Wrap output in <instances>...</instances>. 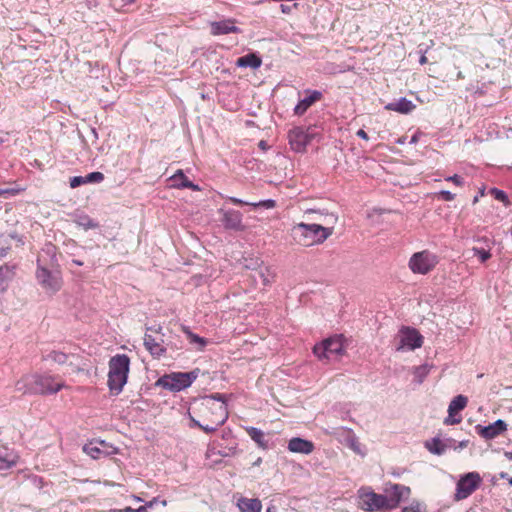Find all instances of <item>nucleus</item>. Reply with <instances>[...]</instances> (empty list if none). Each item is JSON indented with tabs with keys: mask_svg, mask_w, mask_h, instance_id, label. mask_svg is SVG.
Segmentation results:
<instances>
[{
	"mask_svg": "<svg viewBox=\"0 0 512 512\" xmlns=\"http://www.w3.org/2000/svg\"><path fill=\"white\" fill-rule=\"evenodd\" d=\"M499 477L501 479H509L508 474L506 472H500Z\"/></svg>",
	"mask_w": 512,
	"mask_h": 512,
	"instance_id": "680f3d73",
	"label": "nucleus"
},
{
	"mask_svg": "<svg viewBox=\"0 0 512 512\" xmlns=\"http://www.w3.org/2000/svg\"><path fill=\"white\" fill-rule=\"evenodd\" d=\"M211 32L213 35H222L229 33H238L239 28L234 25L233 20H223L211 23Z\"/></svg>",
	"mask_w": 512,
	"mask_h": 512,
	"instance_id": "aec40b11",
	"label": "nucleus"
},
{
	"mask_svg": "<svg viewBox=\"0 0 512 512\" xmlns=\"http://www.w3.org/2000/svg\"><path fill=\"white\" fill-rule=\"evenodd\" d=\"M489 193L498 201L502 202L506 207L511 205L507 194L498 188H491Z\"/></svg>",
	"mask_w": 512,
	"mask_h": 512,
	"instance_id": "4c0bfd02",
	"label": "nucleus"
},
{
	"mask_svg": "<svg viewBox=\"0 0 512 512\" xmlns=\"http://www.w3.org/2000/svg\"><path fill=\"white\" fill-rule=\"evenodd\" d=\"M158 503V497H154L152 500L148 501L145 503V507L148 509V508H152L154 507L156 504Z\"/></svg>",
	"mask_w": 512,
	"mask_h": 512,
	"instance_id": "5fc2aeb1",
	"label": "nucleus"
},
{
	"mask_svg": "<svg viewBox=\"0 0 512 512\" xmlns=\"http://www.w3.org/2000/svg\"><path fill=\"white\" fill-rule=\"evenodd\" d=\"M482 482L483 479L481 475L476 471L467 472L460 475L456 483L453 500L459 502L461 500L467 499L481 487Z\"/></svg>",
	"mask_w": 512,
	"mask_h": 512,
	"instance_id": "6e6552de",
	"label": "nucleus"
},
{
	"mask_svg": "<svg viewBox=\"0 0 512 512\" xmlns=\"http://www.w3.org/2000/svg\"><path fill=\"white\" fill-rule=\"evenodd\" d=\"M82 184H85L84 177L82 176H75L70 179V187L76 188Z\"/></svg>",
	"mask_w": 512,
	"mask_h": 512,
	"instance_id": "49530a36",
	"label": "nucleus"
},
{
	"mask_svg": "<svg viewBox=\"0 0 512 512\" xmlns=\"http://www.w3.org/2000/svg\"><path fill=\"white\" fill-rule=\"evenodd\" d=\"M182 330L186 334L189 342L191 344L197 345V350L202 351L205 348L208 343L205 338L193 333L188 327L183 326Z\"/></svg>",
	"mask_w": 512,
	"mask_h": 512,
	"instance_id": "c756f323",
	"label": "nucleus"
},
{
	"mask_svg": "<svg viewBox=\"0 0 512 512\" xmlns=\"http://www.w3.org/2000/svg\"><path fill=\"white\" fill-rule=\"evenodd\" d=\"M397 351L414 350L423 344V338L416 329L403 328L398 335Z\"/></svg>",
	"mask_w": 512,
	"mask_h": 512,
	"instance_id": "f8f14e48",
	"label": "nucleus"
},
{
	"mask_svg": "<svg viewBox=\"0 0 512 512\" xmlns=\"http://www.w3.org/2000/svg\"><path fill=\"white\" fill-rule=\"evenodd\" d=\"M345 446L350 448L355 454L360 455L361 457L366 456V450L363 449L361 443L358 440V437L354 433L350 439L345 443Z\"/></svg>",
	"mask_w": 512,
	"mask_h": 512,
	"instance_id": "72a5a7b5",
	"label": "nucleus"
},
{
	"mask_svg": "<svg viewBox=\"0 0 512 512\" xmlns=\"http://www.w3.org/2000/svg\"><path fill=\"white\" fill-rule=\"evenodd\" d=\"M104 175L101 172H92L84 177L86 183H99L103 181Z\"/></svg>",
	"mask_w": 512,
	"mask_h": 512,
	"instance_id": "79ce46f5",
	"label": "nucleus"
},
{
	"mask_svg": "<svg viewBox=\"0 0 512 512\" xmlns=\"http://www.w3.org/2000/svg\"><path fill=\"white\" fill-rule=\"evenodd\" d=\"M226 228L234 230H243L242 214L236 210H228L223 213L222 219Z\"/></svg>",
	"mask_w": 512,
	"mask_h": 512,
	"instance_id": "6ab92c4d",
	"label": "nucleus"
},
{
	"mask_svg": "<svg viewBox=\"0 0 512 512\" xmlns=\"http://www.w3.org/2000/svg\"><path fill=\"white\" fill-rule=\"evenodd\" d=\"M401 512H427L426 506L418 501H413L411 505L402 508Z\"/></svg>",
	"mask_w": 512,
	"mask_h": 512,
	"instance_id": "ea45409f",
	"label": "nucleus"
},
{
	"mask_svg": "<svg viewBox=\"0 0 512 512\" xmlns=\"http://www.w3.org/2000/svg\"><path fill=\"white\" fill-rule=\"evenodd\" d=\"M314 355L320 360H330L333 356L345 354V338L343 335H334L313 347Z\"/></svg>",
	"mask_w": 512,
	"mask_h": 512,
	"instance_id": "423d86ee",
	"label": "nucleus"
},
{
	"mask_svg": "<svg viewBox=\"0 0 512 512\" xmlns=\"http://www.w3.org/2000/svg\"><path fill=\"white\" fill-rule=\"evenodd\" d=\"M467 445H468V441L464 440V441L459 442L458 447L462 449V448H465Z\"/></svg>",
	"mask_w": 512,
	"mask_h": 512,
	"instance_id": "13d9d810",
	"label": "nucleus"
},
{
	"mask_svg": "<svg viewBox=\"0 0 512 512\" xmlns=\"http://www.w3.org/2000/svg\"><path fill=\"white\" fill-rule=\"evenodd\" d=\"M217 449L215 447H209L206 451V458L209 459L215 455H217Z\"/></svg>",
	"mask_w": 512,
	"mask_h": 512,
	"instance_id": "603ef678",
	"label": "nucleus"
},
{
	"mask_svg": "<svg viewBox=\"0 0 512 512\" xmlns=\"http://www.w3.org/2000/svg\"><path fill=\"white\" fill-rule=\"evenodd\" d=\"M445 180L448 182H452L457 186H462L464 184L463 178L457 174H455L453 176H448L445 178Z\"/></svg>",
	"mask_w": 512,
	"mask_h": 512,
	"instance_id": "de8ad7c7",
	"label": "nucleus"
},
{
	"mask_svg": "<svg viewBox=\"0 0 512 512\" xmlns=\"http://www.w3.org/2000/svg\"><path fill=\"white\" fill-rule=\"evenodd\" d=\"M199 374V368L189 372H172L161 376L155 385L171 392H179L190 387Z\"/></svg>",
	"mask_w": 512,
	"mask_h": 512,
	"instance_id": "20e7f679",
	"label": "nucleus"
},
{
	"mask_svg": "<svg viewBox=\"0 0 512 512\" xmlns=\"http://www.w3.org/2000/svg\"><path fill=\"white\" fill-rule=\"evenodd\" d=\"M438 256L429 250H422L414 253L408 262L410 270L415 274L426 275L438 264Z\"/></svg>",
	"mask_w": 512,
	"mask_h": 512,
	"instance_id": "1a4fd4ad",
	"label": "nucleus"
},
{
	"mask_svg": "<svg viewBox=\"0 0 512 512\" xmlns=\"http://www.w3.org/2000/svg\"><path fill=\"white\" fill-rule=\"evenodd\" d=\"M324 221L331 226L324 227L319 224H306L303 222L294 225L291 230L293 240L303 247L322 244L333 234V226L337 223L338 217L334 214H327Z\"/></svg>",
	"mask_w": 512,
	"mask_h": 512,
	"instance_id": "f257e3e1",
	"label": "nucleus"
},
{
	"mask_svg": "<svg viewBox=\"0 0 512 512\" xmlns=\"http://www.w3.org/2000/svg\"><path fill=\"white\" fill-rule=\"evenodd\" d=\"M222 439L223 440H229L230 439L231 441L234 440V439H232V435H231V431L230 430L227 431V432L225 430L222 431Z\"/></svg>",
	"mask_w": 512,
	"mask_h": 512,
	"instance_id": "6e6d98bb",
	"label": "nucleus"
},
{
	"mask_svg": "<svg viewBox=\"0 0 512 512\" xmlns=\"http://www.w3.org/2000/svg\"><path fill=\"white\" fill-rule=\"evenodd\" d=\"M358 497L361 501L360 507L365 511L388 510L387 496L375 493L371 487H361L358 490Z\"/></svg>",
	"mask_w": 512,
	"mask_h": 512,
	"instance_id": "9d476101",
	"label": "nucleus"
},
{
	"mask_svg": "<svg viewBox=\"0 0 512 512\" xmlns=\"http://www.w3.org/2000/svg\"><path fill=\"white\" fill-rule=\"evenodd\" d=\"M63 388H65V382L62 377L50 373L26 374L16 383V390L24 394L50 395Z\"/></svg>",
	"mask_w": 512,
	"mask_h": 512,
	"instance_id": "f03ea898",
	"label": "nucleus"
},
{
	"mask_svg": "<svg viewBox=\"0 0 512 512\" xmlns=\"http://www.w3.org/2000/svg\"><path fill=\"white\" fill-rule=\"evenodd\" d=\"M218 446L220 449H218L217 455L220 457H230L237 453V443L235 440L230 441L226 446H223L222 444H219Z\"/></svg>",
	"mask_w": 512,
	"mask_h": 512,
	"instance_id": "c9c22d12",
	"label": "nucleus"
},
{
	"mask_svg": "<svg viewBox=\"0 0 512 512\" xmlns=\"http://www.w3.org/2000/svg\"><path fill=\"white\" fill-rule=\"evenodd\" d=\"M427 61H428V59H427V57L425 56V54H423V55L420 57V59H419V62H420V64H421V65L426 64V63H427Z\"/></svg>",
	"mask_w": 512,
	"mask_h": 512,
	"instance_id": "4d7b16f0",
	"label": "nucleus"
},
{
	"mask_svg": "<svg viewBox=\"0 0 512 512\" xmlns=\"http://www.w3.org/2000/svg\"><path fill=\"white\" fill-rule=\"evenodd\" d=\"M263 264V261H261L257 257H245L243 258V266L244 268L248 270H258L260 266Z\"/></svg>",
	"mask_w": 512,
	"mask_h": 512,
	"instance_id": "58836bf2",
	"label": "nucleus"
},
{
	"mask_svg": "<svg viewBox=\"0 0 512 512\" xmlns=\"http://www.w3.org/2000/svg\"><path fill=\"white\" fill-rule=\"evenodd\" d=\"M463 418H444L445 425H456L461 423Z\"/></svg>",
	"mask_w": 512,
	"mask_h": 512,
	"instance_id": "8fccbe9b",
	"label": "nucleus"
},
{
	"mask_svg": "<svg viewBox=\"0 0 512 512\" xmlns=\"http://www.w3.org/2000/svg\"><path fill=\"white\" fill-rule=\"evenodd\" d=\"M227 200L230 201L234 205H249L254 208L262 207L265 209H273L276 207V201L272 200V199L262 200V201L253 202V203L243 201L236 197H228Z\"/></svg>",
	"mask_w": 512,
	"mask_h": 512,
	"instance_id": "5701e85b",
	"label": "nucleus"
},
{
	"mask_svg": "<svg viewBox=\"0 0 512 512\" xmlns=\"http://www.w3.org/2000/svg\"><path fill=\"white\" fill-rule=\"evenodd\" d=\"M506 430L507 424L500 418L494 423L486 426L480 424L475 426L476 433L485 440H492L501 435Z\"/></svg>",
	"mask_w": 512,
	"mask_h": 512,
	"instance_id": "2eb2a0df",
	"label": "nucleus"
},
{
	"mask_svg": "<svg viewBox=\"0 0 512 512\" xmlns=\"http://www.w3.org/2000/svg\"><path fill=\"white\" fill-rule=\"evenodd\" d=\"M305 98L300 100L294 108V114L302 116L313 104L320 101L323 97L322 93L317 90H306Z\"/></svg>",
	"mask_w": 512,
	"mask_h": 512,
	"instance_id": "dca6fc26",
	"label": "nucleus"
},
{
	"mask_svg": "<svg viewBox=\"0 0 512 512\" xmlns=\"http://www.w3.org/2000/svg\"><path fill=\"white\" fill-rule=\"evenodd\" d=\"M248 433L253 441H255L261 448H268V441L264 438V433L255 427L248 429Z\"/></svg>",
	"mask_w": 512,
	"mask_h": 512,
	"instance_id": "f704fd0d",
	"label": "nucleus"
},
{
	"mask_svg": "<svg viewBox=\"0 0 512 512\" xmlns=\"http://www.w3.org/2000/svg\"><path fill=\"white\" fill-rule=\"evenodd\" d=\"M298 6V4H292V5H286V4H281L280 5V9L281 11L284 13V14H290L292 13V11L294 9H296Z\"/></svg>",
	"mask_w": 512,
	"mask_h": 512,
	"instance_id": "09e8293b",
	"label": "nucleus"
},
{
	"mask_svg": "<svg viewBox=\"0 0 512 512\" xmlns=\"http://www.w3.org/2000/svg\"><path fill=\"white\" fill-rule=\"evenodd\" d=\"M356 135L365 140V141H368L369 140V136L368 134L363 130V129H359L357 132H356Z\"/></svg>",
	"mask_w": 512,
	"mask_h": 512,
	"instance_id": "864d4df0",
	"label": "nucleus"
},
{
	"mask_svg": "<svg viewBox=\"0 0 512 512\" xmlns=\"http://www.w3.org/2000/svg\"><path fill=\"white\" fill-rule=\"evenodd\" d=\"M472 250L474 255L477 256L482 263L486 262L492 256L489 251L482 248L474 247Z\"/></svg>",
	"mask_w": 512,
	"mask_h": 512,
	"instance_id": "a19ab883",
	"label": "nucleus"
},
{
	"mask_svg": "<svg viewBox=\"0 0 512 512\" xmlns=\"http://www.w3.org/2000/svg\"><path fill=\"white\" fill-rule=\"evenodd\" d=\"M266 512H275V508L274 507H268Z\"/></svg>",
	"mask_w": 512,
	"mask_h": 512,
	"instance_id": "e2e57ef3",
	"label": "nucleus"
},
{
	"mask_svg": "<svg viewBox=\"0 0 512 512\" xmlns=\"http://www.w3.org/2000/svg\"><path fill=\"white\" fill-rule=\"evenodd\" d=\"M411 142L412 143H416L417 142V136L414 135L412 138H411Z\"/></svg>",
	"mask_w": 512,
	"mask_h": 512,
	"instance_id": "0e129e2a",
	"label": "nucleus"
},
{
	"mask_svg": "<svg viewBox=\"0 0 512 512\" xmlns=\"http://www.w3.org/2000/svg\"><path fill=\"white\" fill-rule=\"evenodd\" d=\"M221 462H222V461H221V459H219V460H214V461H213V464H219V463H221Z\"/></svg>",
	"mask_w": 512,
	"mask_h": 512,
	"instance_id": "69168bd1",
	"label": "nucleus"
},
{
	"mask_svg": "<svg viewBox=\"0 0 512 512\" xmlns=\"http://www.w3.org/2000/svg\"><path fill=\"white\" fill-rule=\"evenodd\" d=\"M504 455H505V457H506L508 460L512 461V452H510V451H506V452L504 453Z\"/></svg>",
	"mask_w": 512,
	"mask_h": 512,
	"instance_id": "052dcab7",
	"label": "nucleus"
},
{
	"mask_svg": "<svg viewBox=\"0 0 512 512\" xmlns=\"http://www.w3.org/2000/svg\"><path fill=\"white\" fill-rule=\"evenodd\" d=\"M425 448H427L430 453L440 456L446 451L447 445H445L440 438L433 437L425 442Z\"/></svg>",
	"mask_w": 512,
	"mask_h": 512,
	"instance_id": "a878e982",
	"label": "nucleus"
},
{
	"mask_svg": "<svg viewBox=\"0 0 512 512\" xmlns=\"http://www.w3.org/2000/svg\"><path fill=\"white\" fill-rule=\"evenodd\" d=\"M172 186L175 188H189L194 191H199L200 187L193 182H191L185 174L182 172V170H178L172 177Z\"/></svg>",
	"mask_w": 512,
	"mask_h": 512,
	"instance_id": "412c9836",
	"label": "nucleus"
},
{
	"mask_svg": "<svg viewBox=\"0 0 512 512\" xmlns=\"http://www.w3.org/2000/svg\"><path fill=\"white\" fill-rule=\"evenodd\" d=\"M14 274V268L9 267L8 265L0 267V293L7 289L8 283L12 280Z\"/></svg>",
	"mask_w": 512,
	"mask_h": 512,
	"instance_id": "bb28decb",
	"label": "nucleus"
},
{
	"mask_svg": "<svg viewBox=\"0 0 512 512\" xmlns=\"http://www.w3.org/2000/svg\"><path fill=\"white\" fill-rule=\"evenodd\" d=\"M18 456L13 452L0 454V470H8L17 464Z\"/></svg>",
	"mask_w": 512,
	"mask_h": 512,
	"instance_id": "2f4dec72",
	"label": "nucleus"
},
{
	"mask_svg": "<svg viewBox=\"0 0 512 512\" xmlns=\"http://www.w3.org/2000/svg\"><path fill=\"white\" fill-rule=\"evenodd\" d=\"M289 144L293 151L304 152L312 140V135L302 128H294L288 134Z\"/></svg>",
	"mask_w": 512,
	"mask_h": 512,
	"instance_id": "4468645a",
	"label": "nucleus"
},
{
	"mask_svg": "<svg viewBox=\"0 0 512 512\" xmlns=\"http://www.w3.org/2000/svg\"><path fill=\"white\" fill-rule=\"evenodd\" d=\"M226 420H227V418H222L221 421H218L217 423H214V424L210 425V424H207V423L203 424L199 420H197L196 418H189L188 426L190 428L199 427L205 433L210 434L212 432H215L218 429V427L224 425Z\"/></svg>",
	"mask_w": 512,
	"mask_h": 512,
	"instance_id": "393cba45",
	"label": "nucleus"
},
{
	"mask_svg": "<svg viewBox=\"0 0 512 512\" xmlns=\"http://www.w3.org/2000/svg\"><path fill=\"white\" fill-rule=\"evenodd\" d=\"M261 64H262V59L259 56H257L255 53H250L245 56H242V57L238 58L236 61V65L238 67H243V68L250 67L253 69H257L261 66Z\"/></svg>",
	"mask_w": 512,
	"mask_h": 512,
	"instance_id": "b1692460",
	"label": "nucleus"
},
{
	"mask_svg": "<svg viewBox=\"0 0 512 512\" xmlns=\"http://www.w3.org/2000/svg\"><path fill=\"white\" fill-rule=\"evenodd\" d=\"M134 499H135L136 501H142V499H141L140 497H138V496H134Z\"/></svg>",
	"mask_w": 512,
	"mask_h": 512,
	"instance_id": "338daca9",
	"label": "nucleus"
},
{
	"mask_svg": "<svg viewBox=\"0 0 512 512\" xmlns=\"http://www.w3.org/2000/svg\"><path fill=\"white\" fill-rule=\"evenodd\" d=\"M83 451L93 459L108 457L117 453V448L107 447L105 441H90L83 446Z\"/></svg>",
	"mask_w": 512,
	"mask_h": 512,
	"instance_id": "ddd939ff",
	"label": "nucleus"
},
{
	"mask_svg": "<svg viewBox=\"0 0 512 512\" xmlns=\"http://www.w3.org/2000/svg\"><path fill=\"white\" fill-rule=\"evenodd\" d=\"M144 346L150 355L155 359H160L166 355L167 348L177 349L170 344H166L161 325L146 327L144 335Z\"/></svg>",
	"mask_w": 512,
	"mask_h": 512,
	"instance_id": "39448f33",
	"label": "nucleus"
},
{
	"mask_svg": "<svg viewBox=\"0 0 512 512\" xmlns=\"http://www.w3.org/2000/svg\"><path fill=\"white\" fill-rule=\"evenodd\" d=\"M430 372V367L428 365H420L418 367L414 368L413 375H414V381L418 384H421L424 379L427 377V375Z\"/></svg>",
	"mask_w": 512,
	"mask_h": 512,
	"instance_id": "e433bc0d",
	"label": "nucleus"
},
{
	"mask_svg": "<svg viewBox=\"0 0 512 512\" xmlns=\"http://www.w3.org/2000/svg\"><path fill=\"white\" fill-rule=\"evenodd\" d=\"M384 495L387 496L388 510L396 509L402 500H407L411 494L408 486L388 482L384 488Z\"/></svg>",
	"mask_w": 512,
	"mask_h": 512,
	"instance_id": "9b49d317",
	"label": "nucleus"
},
{
	"mask_svg": "<svg viewBox=\"0 0 512 512\" xmlns=\"http://www.w3.org/2000/svg\"><path fill=\"white\" fill-rule=\"evenodd\" d=\"M416 108V105L406 99L405 97H402L398 99L397 101L388 103L385 105V109L387 111H394L400 114H409Z\"/></svg>",
	"mask_w": 512,
	"mask_h": 512,
	"instance_id": "a211bd4d",
	"label": "nucleus"
},
{
	"mask_svg": "<svg viewBox=\"0 0 512 512\" xmlns=\"http://www.w3.org/2000/svg\"><path fill=\"white\" fill-rule=\"evenodd\" d=\"M257 271L264 286H269L275 281L276 274L271 267L262 264Z\"/></svg>",
	"mask_w": 512,
	"mask_h": 512,
	"instance_id": "7c9ffc66",
	"label": "nucleus"
},
{
	"mask_svg": "<svg viewBox=\"0 0 512 512\" xmlns=\"http://www.w3.org/2000/svg\"><path fill=\"white\" fill-rule=\"evenodd\" d=\"M468 402V398L463 395H458L452 399L448 407L449 416H453L462 411Z\"/></svg>",
	"mask_w": 512,
	"mask_h": 512,
	"instance_id": "cd10ccee",
	"label": "nucleus"
},
{
	"mask_svg": "<svg viewBox=\"0 0 512 512\" xmlns=\"http://www.w3.org/2000/svg\"><path fill=\"white\" fill-rule=\"evenodd\" d=\"M130 358L126 354H117L109 360L108 387L111 393L119 394L127 382Z\"/></svg>",
	"mask_w": 512,
	"mask_h": 512,
	"instance_id": "7ed1b4c3",
	"label": "nucleus"
},
{
	"mask_svg": "<svg viewBox=\"0 0 512 512\" xmlns=\"http://www.w3.org/2000/svg\"><path fill=\"white\" fill-rule=\"evenodd\" d=\"M82 221L80 222V225H82L84 227V229L88 230V229H95L98 227V224L96 222H94L91 218H89L88 216H85L81 219Z\"/></svg>",
	"mask_w": 512,
	"mask_h": 512,
	"instance_id": "37998d69",
	"label": "nucleus"
},
{
	"mask_svg": "<svg viewBox=\"0 0 512 512\" xmlns=\"http://www.w3.org/2000/svg\"><path fill=\"white\" fill-rule=\"evenodd\" d=\"M508 482L512 486V477L508 479Z\"/></svg>",
	"mask_w": 512,
	"mask_h": 512,
	"instance_id": "774afa93",
	"label": "nucleus"
},
{
	"mask_svg": "<svg viewBox=\"0 0 512 512\" xmlns=\"http://www.w3.org/2000/svg\"><path fill=\"white\" fill-rule=\"evenodd\" d=\"M287 448L292 453L308 455L314 451L315 445L310 440L301 437H293L288 441Z\"/></svg>",
	"mask_w": 512,
	"mask_h": 512,
	"instance_id": "f3484780",
	"label": "nucleus"
},
{
	"mask_svg": "<svg viewBox=\"0 0 512 512\" xmlns=\"http://www.w3.org/2000/svg\"><path fill=\"white\" fill-rule=\"evenodd\" d=\"M238 508L241 512H261L262 504L257 498L249 499L242 497L238 500Z\"/></svg>",
	"mask_w": 512,
	"mask_h": 512,
	"instance_id": "4be33fe9",
	"label": "nucleus"
},
{
	"mask_svg": "<svg viewBox=\"0 0 512 512\" xmlns=\"http://www.w3.org/2000/svg\"><path fill=\"white\" fill-rule=\"evenodd\" d=\"M438 197L444 201H452L455 199V194L450 191L442 190L438 193Z\"/></svg>",
	"mask_w": 512,
	"mask_h": 512,
	"instance_id": "a18cd8bd",
	"label": "nucleus"
},
{
	"mask_svg": "<svg viewBox=\"0 0 512 512\" xmlns=\"http://www.w3.org/2000/svg\"><path fill=\"white\" fill-rule=\"evenodd\" d=\"M38 284L49 295H54L63 285L61 272L58 270L52 271L47 269L41 264L40 258L37 260V270L35 273Z\"/></svg>",
	"mask_w": 512,
	"mask_h": 512,
	"instance_id": "0eeeda50",
	"label": "nucleus"
},
{
	"mask_svg": "<svg viewBox=\"0 0 512 512\" xmlns=\"http://www.w3.org/2000/svg\"><path fill=\"white\" fill-rule=\"evenodd\" d=\"M330 434L335 437V439H337L341 444L345 445V443L354 434V431L351 428L341 426L332 428Z\"/></svg>",
	"mask_w": 512,
	"mask_h": 512,
	"instance_id": "c85d7f7f",
	"label": "nucleus"
},
{
	"mask_svg": "<svg viewBox=\"0 0 512 512\" xmlns=\"http://www.w3.org/2000/svg\"><path fill=\"white\" fill-rule=\"evenodd\" d=\"M70 355L61 351L53 350L46 356H43V360H51L52 362L64 365L68 362Z\"/></svg>",
	"mask_w": 512,
	"mask_h": 512,
	"instance_id": "473e14b6",
	"label": "nucleus"
},
{
	"mask_svg": "<svg viewBox=\"0 0 512 512\" xmlns=\"http://www.w3.org/2000/svg\"><path fill=\"white\" fill-rule=\"evenodd\" d=\"M0 191L3 192V196H7V195L15 196V195H18L20 192L24 191V188H20V187H13V188H7V189L0 188Z\"/></svg>",
	"mask_w": 512,
	"mask_h": 512,
	"instance_id": "c03bdc74",
	"label": "nucleus"
},
{
	"mask_svg": "<svg viewBox=\"0 0 512 512\" xmlns=\"http://www.w3.org/2000/svg\"><path fill=\"white\" fill-rule=\"evenodd\" d=\"M125 512H148V510L145 507V505L140 506L138 508H132V507L128 506V507H125Z\"/></svg>",
	"mask_w": 512,
	"mask_h": 512,
	"instance_id": "3c124183",
	"label": "nucleus"
},
{
	"mask_svg": "<svg viewBox=\"0 0 512 512\" xmlns=\"http://www.w3.org/2000/svg\"><path fill=\"white\" fill-rule=\"evenodd\" d=\"M262 462V458L258 457L253 463L252 466H259Z\"/></svg>",
	"mask_w": 512,
	"mask_h": 512,
	"instance_id": "bf43d9fd",
	"label": "nucleus"
}]
</instances>
